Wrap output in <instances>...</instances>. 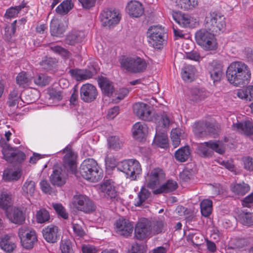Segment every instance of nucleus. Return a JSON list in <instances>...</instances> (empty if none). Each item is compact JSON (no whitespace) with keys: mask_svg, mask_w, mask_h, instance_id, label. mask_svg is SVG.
<instances>
[{"mask_svg":"<svg viewBox=\"0 0 253 253\" xmlns=\"http://www.w3.org/2000/svg\"><path fill=\"white\" fill-rule=\"evenodd\" d=\"M84 38V33L82 31H74L70 32L66 38V43L74 45L81 42Z\"/></svg>","mask_w":253,"mask_h":253,"instance_id":"32","label":"nucleus"},{"mask_svg":"<svg viewBox=\"0 0 253 253\" xmlns=\"http://www.w3.org/2000/svg\"><path fill=\"white\" fill-rule=\"evenodd\" d=\"M50 81V78L42 74L38 75L34 78V83L39 86L46 85L49 83Z\"/></svg>","mask_w":253,"mask_h":253,"instance_id":"55","label":"nucleus"},{"mask_svg":"<svg viewBox=\"0 0 253 253\" xmlns=\"http://www.w3.org/2000/svg\"><path fill=\"white\" fill-rule=\"evenodd\" d=\"M231 188L233 193L241 196L245 195L250 189L249 185L244 182L232 185Z\"/></svg>","mask_w":253,"mask_h":253,"instance_id":"37","label":"nucleus"},{"mask_svg":"<svg viewBox=\"0 0 253 253\" xmlns=\"http://www.w3.org/2000/svg\"><path fill=\"white\" fill-rule=\"evenodd\" d=\"M237 95L241 99L251 101L253 99V85H249L246 88L239 89Z\"/></svg>","mask_w":253,"mask_h":253,"instance_id":"39","label":"nucleus"},{"mask_svg":"<svg viewBox=\"0 0 253 253\" xmlns=\"http://www.w3.org/2000/svg\"><path fill=\"white\" fill-rule=\"evenodd\" d=\"M225 20V17L221 14L211 12L205 17V27L212 32L218 33L224 28Z\"/></svg>","mask_w":253,"mask_h":253,"instance_id":"6","label":"nucleus"},{"mask_svg":"<svg viewBox=\"0 0 253 253\" xmlns=\"http://www.w3.org/2000/svg\"><path fill=\"white\" fill-rule=\"evenodd\" d=\"M43 238L49 243L57 242L60 238L59 229L56 226L50 225L44 227L42 230Z\"/></svg>","mask_w":253,"mask_h":253,"instance_id":"20","label":"nucleus"},{"mask_svg":"<svg viewBox=\"0 0 253 253\" xmlns=\"http://www.w3.org/2000/svg\"><path fill=\"white\" fill-rule=\"evenodd\" d=\"M21 176L20 171L12 169H6L4 171L3 178L5 181L17 180Z\"/></svg>","mask_w":253,"mask_h":253,"instance_id":"49","label":"nucleus"},{"mask_svg":"<svg viewBox=\"0 0 253 253\" xmlns=\"http://www.w3.org/2000/svg\"><path fill=\"white\" fill-rule=\"evenodd\" d=\"M133 113L142 120H152V112L149 106L147 104L142 102L136 103L133 106Z\"/></svg>","mask_w":253,"mask_h":253,"instance_id":"13","label":"nucleus"},{"mask_svg":"<svg viewBox=\"0 0 253 253\" xmlns=\"http://www.w3.org/2000/svg\"><path fill=\"white\" fill-rule=\"evenodd\" d=\"M65 156L63 157V165L68 170L74 171L75 168L77 154L72 150L70 145H68L63 150Z\"/></svg>","mask_w":253,"mask_h":253,"instance_id":"18","label":"nucleus"},{"mask_svg":"<svg viewBox=\"0 0 253 253\" xmlns=\"http://www.w3.org/2000/svg\"><path fill=\"white\" fill-rule=\"evenodd\" d=\"M165 30L161 26H154L147 31L149 44L154 48L160 49L164 41Z\"/></svg>","mask_w":253,"mask_h":253,"instance_id":"8","label":"nucleus"},{"mask_svg":"<svg viewBox=\"0 0 253 253\" xmlns=\"http://www.w3.org/2000/svg\"><path fill=\"white\" fill-rule=\"evenodd\" d=\"M133 226L131 222L125 219H120L116 223V232L123 236L128 237L132 232Z\"/></svg>","mask_w":253,"mask_h":253,"instance_id":"21","label":"nucleus"},{"mask_svg":"<svg viewBox=\"0 0 253 253\" xmlns=\"http://www.w3.org/2000/svg\"><path fill=\"white\" fill-rule=\"evenodd\" d=\"M126 10L130 17L138 18L144 13V8L142 3L139 1L131 0L127 3Z\"/></svg>","mask_w":253,"mask_h":253,"instance_id":"16","label":"nucleus"},{"mask_svg":"<svg viewBox=\"0 0 253 253\" xmlns=\"http://www.w3.org/2000/svg\"><path fill=\"white\" fill-rule=\"evenodd\" d=\"M0 248L4 252L11 253L16 249V245L12 240L10 236L5 235L0 239Z\"/></svg>","mask_w":253,"mask_h":253,"instance_id":"28","label":"nucleus"},{"mask_svg":"<svg viewBox=\"0 0 253 253\" xmlns=\"http://www.w3.org/2000/svg\"><path fill=\"white\" fill-rule=\"evenodd\" d=\"M209 93L198 88H194L191 91L190 99L191 100L195 102H199L205 99L208 95Z\"/></svg>","mask_w":253,"mask_h":253,"instance_id":"41","label":"nucleus"},{"mask_svg":"<svg viewBox=\"0 0 253 253\" xmlns=\"http://www.w3.org/2000/svg\"><path fill=\"white\" fill-rule=\"evenodd\" d=\"M119 170L124 172L127 177L134 180L136 176L139 174L142 170L141 166L136 160L129 159L119 163L117 165Z\"/></svg>","mask_w":253,"mask_h":253,"instance_id":"7","label":"nucleus"},{"mask_svg":"<svg viewBox=\"0 0 253 253\" xmlns=\"http://www.w3.org/2000/svg\"><path fill=\"white\" fill-rule=\"evenodd\" d=\"M11 204V196L5 192L0 194V208L7 210Z\"/></svg>","mask_w":253,"mask_h":253,"instance_id":"47","label":"nucleus"},{"mask_svg":"<svg viewBox=\"0 0 253 253\" xmlns=\"http://www.w3.org/2000/svg\"><path fill=\"white\" fill-rule=\"evenodd\" d=\"M22 10L24 13H27L29 10V7L27 6V3L24 2H22L21 4L18 6L11 7L8 8L5 12L4 17L6 19L14 18Z\"/></svg>","mask_w":253,"mask_h":253,"instance_id":"30","label":"nucleus"},{"mask_svg":"<svg viewBox=\"0 0 253 253\" xmlns=\"http://www.w3.org/2000/svg\"><path fill=\"white\" fill-rule=\"evenodd\" d=\"M67 174L60 168H54L50 176L51 183L57 186H61L65 183Z\"/></svg>","mask_w":253,"mask_h":253,"instance_id":"23","label":"nucleus"},{"mask_svg":"<svg viewBox=\"0 0 253 253\" xmlns=\"http://www.w3.org/2000/svg\"><path fill=\"white\" fill-rule=\"evenodd\" d=\"M212 202L211 200L205 199L203 200L200 204L201 212L205 217L209 216L212 211Z\"/></svg>","mask_w":253,"mask_h":253,"instance_id":"46","label":"nucleus"},{"mask_svg":"<svg viewBox=\"0 0 253 253\" xmlns=\"http://www.w3.org/2000/svg\"><path fill=\"white\" fill-rule=\"evenodd\" d=\"M196 72L195 68L191 65H185L182 70V78L185 81L191 82L193 80Z\"/></svg>","mask_w":253,"mask_h":253,"instance_id":"34","label":"nucleus"},{"mask_svg":"<svg viewBox=\"0 0 253 253\" xmlns=\"http://www.w3.org/2000/svg\"><path fill=\"white\" fill-rule=\"evenodd\" d=\"M205 126H206V129L209 133L213 137H216L220 130V125L217 123H206Z\"/></svg>","mask_w":253,"mask_h":253,"instance_id":"54","label":"nucleus"},{"mask_svg":"<svg viewBox=\"0 0 253 253\" xmlns=\"http://www.w3.org/2000/svg\"><path fill=\"white\" fill-rule=\"evenodd\" d=\"M146 247L143 244H135L132 245L128 253H145Z\"/></svg>","mask_w":253,"mask_h":253,"instance_id":"63","label":"nucleus"},{"mask_svg":"<svg viewBox=\"0 0 253 253\" xmlns=\"http://www.w3.org/2000/svg\"><path fill=\"white\" fill-rule=\"evenodd\" d=\"M22 194L26 197L32 196L35 191V183L31 180H27L22 186Z\"/></svg>","mask_w":253,"mask_h":253,"instance_id":"40","label":"nucleus"},{"mask_svg":"<svg viewBox=\"0 0 253 253\" xmlns=\"http://www.w3.org/2000/svg\"><path fill=\"white\" fill-rule=\"evenodd\" d=\"M151 193L148 189L142 187L137 194V199H135V206H140L150 196Z\"/></svg>","mask_w":253,"mask_h":253,"instance_id":"45","label":"nucleus"},{"mask_svg":"<svg viewBox=\"0 0 253 253\" xmlns=\"http://www.w3.org/2000/svg\"><path fill=\"white\" fill-rule=\"evenodd\" d=\"M73 204L78 210L85 213H90L96 208L93 202L87 196L83 195L74 196Z\"/></svg>","mask_w":253,"mask_h":253,"instance_id":"10","label":"nucleus"},{"mask_svg":"<svg viewBox=\"0 0 253 253\" xmlns=\"http://www.w3.org/2000/svg\"><path fill=\"white\" fill-rule=\"evenodd\" d=\"M119 63L121 68L131 73L143 72L147 66L145 60L138 56H122Z\"/></svg>","mask_w":253,"mask_h":253,"instance_id":"3","label":"nucleus"},{"mask_svg":"<svg viewBox=\"0 0 253 253\" xmlns=\"http://www.w3.org/2000/svg\"><path fill=\"white\" fill-rule=\"evenodd\" d=\"M165 176V173L162 169H154L148 174L147 186L151 189H154L160 184Z\"/></svg>","mask_w":253,"mask_h":253,"instance_id":"17","label":"nucleus"},{"mask_svg":"<svg viewBox=\"0 0 253 253\" xmlns=\"http://www.w3.org/2000/svg\"><path fill=\"white\" fill-rule=\"evenodd\" d=\"M156 124V133L154 137L155 143L162 148L167 146L168 142V136L164 132H160V127H167L169 126L170 120L169 117L165 114L161 115H157L154 119Z\"/></svg>","mask_w":253,"mask_h":253,"instance_id":"5","label":"nucleus"},{"mask_svg":"<svg viewBox=\"0 0 253 253\" xmlns=\"http://www.w3.org/2000/svg\"><path fill=\"white\" fill-rule=\"evenodd\" d=\"M36 232L33 229L26 226H21L18 231V236L20 240L24 237H30V234H33Z\"/></svg>","mask_w":253,"mask_h":253,"instance_id":"60","label":"nucleus"},{"mask_svg":"<svg viewBox=\"0 0 253 253\" xmlns=\"http://www.w3.org/2000/svg\"><path fill=\"white\" fill-rule=\"evenodd\" d=\"M50 48L52 51L58 54L65 59H69L71 57V52L60 46H51Z\"/></svg>","mask_w":253,"mask_h":253,"instance_id":"53","label":"nucleus"},{"mask_svg":"<svg viewBox=\"0 0 253 253\" xmlns=\"http://www.w3.org/2000/svg\"><path fill=\"white\" fill-rule=\"evenodd\" d=\"M21 243L22 246L25 249H30L33 248L34 245L37 243L38 240L36 233L30 234V237H24L21 239Z\"/></svg>","mask_w":253,"mask_h":253,"instance_id":"44","label":"nucleus"},{"mask_svg":"<svg viewBox=\"0 0 253 253\" xmlns=\"http://www.w3.org/2000/svg\"><path fill=\"white\" fill-rule=\"evenodd\" d=\"M97 96V89L90 84H83L80 88V97L85 102L89 103L95 100Z\"/></svg>","mask_w":253,"mask_h":253,"instance_id":"14","label":"nucleus"},{"mask_svg":"<svg viewBox=\"0 0 253 253\" xmlns=\"http://www.w3.org/2000/svg\"><path fill=\"white\" fill-rule=\"evenodd\" d=\"M121 16L119 12L113 9L103 10L100 15L102 25L104 27L114 26L120 21Z\"/></svg>","mask_w":253,"mask_h":253,"instance_id":"9","label":"nucleus"},{"mask_svg":"<svg viewBox=\"0 0 253 253\" xmlns=\"http://www.w3.org/2000/svg\"><path fill=\"white\" fill-rule=\"evenodd\" d=\"M62 253H74L72 243L70 240H62L60 247Z\"/></svg>","mask_w":253,"mask_h":253,"instance_id":"58","label":"nucleus"},{"mask_svg":"<svg viewBox=\"0 0 253 253\" xmlns=\"http://www.w3.org/2000/svg\"><path fill=\"white\" fill-rule=\"evenodd\" d=\"M107 141L109 148L116 150L120 149L123 144V141L117 136L109 137Z\"/></svg>","mask_w":253,"mask_h":253,"instance_id":"51","label":"nucleus"},{"mask_svg":"<svg viewBox=\"0 0 253 253\" xmlns=\"http://www.w3.org/2000/svg\"><path fill=\"white\" fill-rule=\"evenodd\" d=\"M187 239L189 242H191L193 245L198 246L201 245L203 241L202 236L198 234H192L188 235Z\"/></svg>","mask_w":253,"mask_h":253,"instance_id":"62","label":"nucleus"},{"mask_svg":"<svg viewBox=\"0 0 253 253\" xmlns=\"http://www.w3.org/2000/svg\"><path fill=\"white\" fill-rule=\"evenodd\" d=\"M198 0H176L177 8L184 10L192 9L198 5Z\"/></svg>","mask_w":253,"mask_h":253,"instance_id":"35","label":"nucleus"},{"mask_svg":"<svg viewBox=\"0 0 253 253\" xmlns=\"http://www.w3.org/2000/svg\"><path fill=\"white\" fill-rule=\"evenodd\" d=\"M172 17L177 23L183 27H193L196 24V19L180 12H173Z\"/></svg>","mask_w":253,"mask_h":253,"instance_id":"19","label":"nucleus"},{"mask_svg":"<svg viewBox=\"0 0 253 253\" xmlns=\"http://www.w3.org/2000/svg\"><path fill=\"white\" fill-rule=\"evenodd\" d=\"M100 191L104 197L111 200L112 202L118 201L119 199V194L116 191L113 182L107 180L103 182L100 186Z\"/></svg>","mask_w":253,"mask_h":253,"instance_id":"12","label":"nucleus"},{"mask_svg":"<svg viewBox=\"0 0 253 253\" xmlns=\"http://www.w3.org/2000/svg\"><path fill=\"white\" fill-rule=\"evenodd\" d=\"M50 219L49 211L46 209L42 208L37 211L36 214V221L38 223H45L49 222Z\"/></svg>","mask_w":253,"mask_h":253,"instance_id":"42","label":"nucleus"},{"mask_svg":"<svg viewBox=\"0 0 253 253\" xmlns=\"http://www.w3.org/2000/svg\"><path fill=\"white\" fill-rule=\"evenodd\" d=\"M205 144L208 145L210 149L212 151L220 154H222L224 153V148L222 143L219 141H209L206 142Z\"/></svg>","mask_w":253,"mask_h":253,"instance_id":"52","label":"nucleus"},{"mask_svg":"<svg viewBox=\"0 0 253 253\" xmlns=\"http://www.w3.org/2000/svg\"><path fill=\"white\" fill-rule=\"evenodd\" d=\"M193 132L197 137H202L204 133V125L201 123L195 124L193 127Z\"/></svg>","mask_w":253,"mask_h":253,"instance_id":"64","label":"nucleus"},{"mask_svg":"<svg viewBox=\"0 0 253 253\" xmlns=\"http://www.w3.org/2000/svg\"><path fill=\"white\" fill-rule=\"evenodd\" d=\"M174 155L177 161L181 162L186 161L190 155L189 147L188 146L181 147L175 152Z\"/></svg>","mask_w":253,"mask_h":253,"instance_id":"38","label":"nucleus"},{"mask_svg":"<svg viewBox=\"0 0 253 253\" xmlns=\"http://www.w3.org/2000/svg\"><path fill=\"white\" fill-rule=\"evenodd\" d=\"M213 33L206 28L198 30L195 35L197 43L206 50H215L217 42Z\"/></svg>","mask_w":253,"mask_h":253,"instance_id":"4","label":"nucleus"},{"mask_svg":"<svg viewBox=\"0 0 253 253\" xmlns=\"http://www.w3.org/2000/svg\"><path fill=\"white\" fill-rule=\"evenodd\" d=\"M98 84L103 93L108 96L112 95L115 91L112 83L106 78L101 77L99 78Z\"/></svg>","mask_w":253,"mask_h":253,"instance_id":"31","label":"nucleus"},{"mask_svg":"<svg viewBox=\"0 0 253 253\" xmlns=\"http://www.w3.org/2000/svg\"><path fill=\"white\" fill-rule=\"evenodd\" d=\"M151 224L152 234H159L162 232L164 227V223L162 220H154L151 221Z\"/></svg>","mask_w":253,"mask_h":253,"instance_id":"57","label":"nucleus"},{"mask_svg":"<svg viewBox=\"0 0 253 253\" xmlns=\"http://www.w3.org/2000/svg\"><path fill=\"white\" fill-rule=\"evenodd\" d=\"M185 136L184 131L180 128L172 129L171 131V139L174 148L179 146L181 138Z\"/></svg>","mask_w":253,"mask_h":253,"instance_id":"36","label":"nucleus"},{"mask_svg":"<svg viewBox=\"0 0 253 253\" xmlns=\"http://www.w3.org/2000/svg\"><path fill=\"white\" fill-rule=\"evenodd\" d=\"M2 154L5 160L10 163H20L26 158V155L23 152L17 150L12 151L11 149H4Z\"/></svg>","mask_w":253,"mask_h":253,"instance_id":"22","label":"nucleus"},{"mask_svg":"<svg viewBox=\"0 0 253 253\" xmlns=\"http://www.w3.org/2000/svg\"><path fill=\"white\" fill-rule=\"evenodd\" d=\"M31 77L25 72L19 73L16 79L17 84L22 87L29 86L31 83Z\"/></svg>","mask_w":253,"mask_h":253,"instance_id":"43","label":"nucleus"},{"mask_svg":"<svg viewBox=\"0 0 253 253\" xmlns=\"http://www.w3.org/2000/svg\"><path fill=\"white\" fill-rule=\"evenodd\" d=\"M66 28L58 19H53L50 23V30L53 36L60 37L65 32Z\"/></svg>","mask_w":253,"mask_h":253,"instance_id":"29","label":"nucleus"},{"mask_svg":"<svg viewBox=\"0 0 253 253\" xmlns=\"http://www.w3.org/2000/svg\"><path fill=\"white\" fill-rule=\"evenodd\" d=\"M198 151L200 155L204 157L211 156L212 154V151L210 150L209 146L205 144V142L198 146Z\"/></svg>","mask_w":253,"mask_h":253,"instance_id":"61","label":"nucleus"},{"mask_svg":"<svg viewBox=\"0 0 253 253\" xmlns=\"http://www.w3.org/2000/svg\"><path fill=\"white\" fill-rule=\"evenodd\" d=\"M151 221L147 218L140 219L134 228V237L136 239L142 240L152 234Z\"/></svg>","mask_w":253,"mask_h":253,"instance_id":"11","label":"nucleus"},{"mask_svg":"<svg viewBox=\"0 0 253 253\" xmlns=\"http://www.w3.org/2000/svg\"><path fill=\"white\" fill-rule=\"evenodd\" d=\"M177 188L176 182L173 180H168L167 182L161 185L159 188L155 189L153 193L155 194H161L162 193L171 192Z\"/></svg>","mask_w":253,"mask_h":253,"instance_id":"33","label":"nucleus"},{"mask_svg":"<svg viewBox=\"0 0 253 253\" xmlns=\"http://www.w3.org/2000/svg\"><path fill=\"white\" fill-rule=\"evenodd\" d=\"M80 172L84 178L93 182L98 181L102 177V170L93 159L83 161L80 168Z\"/></svg>","mask_w":253,"mask_h":253,"instance_id":"2","label":"nucleus"},{"mask_svg":"<svg viewBox=\"0 0 253 253\" xmlns=\"http://www.w3.org/2000/svg\"><path fill=\"white\" fill-rule=\"evenodd\" d=\"M70 75L77 81L86 80L91 78L97 73L95 69L93 67H89L88 69H71L69 71Z\"/></svg>","mask_w":253,"mask_h":253,"instance_id":"15","label":"nucleus"},{"mask_svg":"<svg viewBox=\"0 0 253 253\" xmlns=\"http://www.w3.org/2000/svg\"><path fill=\"white\" fill-rule=\"evenodd\" d=\"M209 73L213 83L220 81L223 75V67L217 62H212L209 67Z\"/></svg>","mask_w":253,"mask_h":253,"instance_id":"25","label":"nucleus"},{"mask_svg":"<svg viewBox=\"0 0 253 253\" xmlns=\"http://www.w3.org/2000/svg\"><path fill=\"white\" fill-rule=\"evenodd\" d=\"M73 7V4L71 0H66L63 1L59 5L57 6L56 11L60 14H65L67 13Z\"/></svg>","mask_w":253,"mask_h":253,"instance_id":"48","label":"nucleus"},{"mask_svg":"<svg viewBox=\"0 0 253 253\" xmlns=\"http://www.w3.org/2000/svg\"><path fill=\"white\" fill-rule=\"evenodd\" d=\"M53 208L57 213V214L66 219L68 218V213L66 212L65 209L61 204L55 203L52 204Z\"/></svg>","mask_w":253,"mask_h":253,"instance_id":"59","label":"nucleus"},{"mask_svg":"<svg viewBox=\"0 0 253 253\" xmlns=\"http://www.w3.org/2000/svg\"><path fill=\"white\" fill-rule=\"evenodd\" d=\"M233 129L247 136L253 134V125L250 121L234 124Z\"/></svg>","mask_w":253,"mask_h":253,"instance_id":"24","label":"nucleus"},{"mask_svg":"<svg viewBox=\"0 0 253 253\" xmlns=\"http://www.w3.org/2000/svg\"><path fill=\"white\" fill-rule=\"evenodd\" d=\"M241 222L244 225L250 226L253 224V213L246 212L240 214Z\"/></svg>","mask_w":253,"mask_h":253,"instance_id":"56","label":"nucleus"},{"mask_svg":"<svg viewBox=\"0 0 253 253\" xmlns=\"http://www.w3.org/2000/svg\"><path fill=\"white\" fill-rule=\"evenodd\" d=\"M7 216L9 220L15 224H21L25 220V214L19 208H12L11 211L7 213Z\"/></svg>","mask_w":253,"mask_h":253,"instance_id":"27","label":"nucleus"},{"mask_svg":"<svg viewBox=\"0 0 253 253\" xmlns=\"http://www.w3.org/2000/svg\"><path fill=\"white\" fill-rule=\"evenodd\" d=\"M132 131L134 138L140 141L147 134L148 127L144 123L137 122L133 126Z\"/></svg>","mask_w":253,"mask_h":253,"instance_id":"26","label":"nucleus"},{"mask_svg":"<svg viewBox=\"0 0 253 253\" xmlns=\"http://www.w3.org/2000/svg\"><path fill=\"white\" fill-rule=\"evenodd\" d=\"M21 94L17 89H13L9 94L8 101L7 102L9 106H15L18 104L19 101L21 100Z\"/></svg>","mask_w":253,"mask_h":253,"instance_id":"50","label":"nucleus"},{"mask_svg":"<svg viewBox=\"0 0 253 253\" xmlns=\"http://www.w3.org/2000/svg\"><path fill=\"white\" fill-rule=\"evenodd\" d=\"M228 81L235 86H244L248 84L251 73L248 66L244 62H232L226 71Z\"/></svg>","mask_w":253,"mask_h":253,"instance_id":"1","label":"nucleus"}]
</instances>
